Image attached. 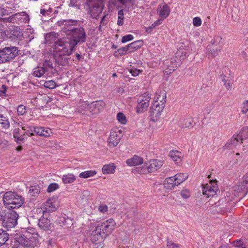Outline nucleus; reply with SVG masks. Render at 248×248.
Segmentation results:
<instances>
[{
    "label": "nucleus",
    "mask_w": 248,
    "mask_h": 248,
    "mask_svg": "<svg viewBox=\"0 0 248 248\" xmlns=\"http://www.w3.org/2000/svg\"><path fill=\"white\" fill-rule=\"evenodd\" d=\"M16 47H5L0 50V63L13 60L16 57Z\"/></svg>",
    "instance_id": "11"
},
{
    "label": "nucleus",
    "mask_w": 248,
    "mask_h": 248,
    "mask_svg": "<svg viewBox=\"0 0 248 248\" xmlns=\"http://www.w3.org/2000/svg\"><path fill=\"white\" fill-rule=\"evenodd\" d=\"M193 24L195 27H199L202 24L201 19L199 17H195L193 19Z\"/></svg>",
    "instance_id": "56"
},
{
    "label": "nucleus",
    "mask_w": 248,
    "mask_h": 248,
    "mask_svg": "<svg viewBox=\"0 0 248 248\" xmlns=\"http://www.w3.org/2000/svg\"><path fill=\"white\" fill-rule=\"evenodd\" d=\"M46 70L44 67H38L34 69L33 76L36 77H40L45 73Z\"/></svg>",
    "instance_id": "41"
},
{
    "label": "nucleus",
    "mask_w": 248,
    "mask_h": 248,
    "mask_svg": "<svg viewBox=\"0 0 248 248\" xmlns=\"http://www.w3.org/2000/svg\"><path fill=\"white\" fill-rule=\"evenodd\" d=\"M59 187V185L57 183H53L49 184L47 188V192L50 193L58 189Z\"/></svg>",
    "instance_id": "47"
},
{
    "label": "nucleus",
    "mask_w": 248,
    "mask_h": 248,
    "mask_svg": "<svg viewBox=\"0 0 248 248\" xmlns=\"http://www.w3.org/2000/svg\"><path fill=\"white\" fill-rule=\"evenodd\" d=\"M105 103L102 100L92 102L91 104L83 102L80 106L78 111L83 114L90 116L99 113L104 108Z\"/></svg>",
    "instance_id": "3"
},
{
    "label": "nucleus",
    "mask_w": 248,
    "mask_h": 248,
    "mask_svg": "<svg viewBox=\"0 0 248 248\" xmlns=\"http://www.w3.org/2000/svg\"><path fill=\"white\" fill-rule=\"evenodd\" d=\"M47 12L48 10H47L46 9L45 6H43V7L40 9V14L44 16H49L48 14H47Z\"/></svg>",
    "instance_id": "59"
},
{
    "label": "nucleus",
    "mask_w": 248,
    "mask_h": 248,
    "mask_svg": "<svg viewBox=\"0 0 248 248\" xmlns=\"http://www.w3.org/2000/svg\"><path fill=\"white\" fill-rule=\"evenodd\" d=\"M58 37L57 33L54 32H51L50 33H46L45 36V39L47 42H51V41L56 38Z\"/></svg>",
    "instance_id": "42"
},
{
    "label": "nucleus",
    "mask_w": 248,
    "mask_h": 248,
    "mask_svg": "<svg viewBox=\"0 0 248 248\" xmlns=\"http://www.w3.org/2000/svg\"><path fill=\"white\" fill-rule=\"evenodd\" d=\"M163 165V162L158 159H151L145 162L141 167L137 168V171L140 174H147L155 172Z\"/></svg>",
    "instance_id": "5"
},
{
    "label": "nucleus",
    "mask_w": 248,
    "mask_h": 248,
    "mask_svg": "<svg viewBox=\"0 0 248 248\" xmlns=\"http://www.w3.org/2000/svg\"><path fill=\"white\" fill-rule=\"evenodd\" d=\"M220 80L224 82V86L228 90H231L232 88V79L230 77H227L223 74H221L219 78Z\"/></svg>",
    "instance_id": "34"
},
{
    "label": "nucleus",
    "mask_w": 248,
    "mask_h": 248,
    "mask_svg": "<svg viewBox=\"0 0 248 248\" xmlns=\"http://www.w3.org/2000/svg\"><path fill=\"white\" fill-rule=\"evenodd\" d=\"M144 162L143 158L137 155H133L131 158L128 159L126 164L130 167L138 166L142 164Z\"/></svg>",
    "instance_id": "21"
},
{
    "label": "nucleus",
    "mask_w": 248,
    "mask_h": 248,
    "mask_svg": "<svg viewBox=\"0 0 248 248\" xmlns=\"http://www.w3.org/2000/svg\"><path fill=\"white\" fill-rule=\"evenodd\" d=\"M143 41L141 40L134 41L128 45V46L130 49V52H132L139 49L143 46Z\"/></svg>",
    "instance_id": "31"
},
{
    "label": "nucleus",
    "mask_w": 248,
    "mask_h": 248,
    "mask_svg": "<svg viewBox=\"0 0 248 248\" xmlns=\"http://www.w3.org/2000/svg\"><path fill=\"white\" fill-rule=\"evenodd\" d=\"M25 138V136H24V137H17L16 136V144H20L21 142H23L24 141Z\"/></svg>",
    "instance_id": "63"
},
{
    "label": "nucleus",
    "mask_w": 248,
    "mask_h": 248,
    "mask_svg": "<svg viewBox=\"0 0 248 248\" xmlns=\"http://www.w3.org/2000/svg\"><path fill=\"white\" fill-rule=\"evenodd\" d=\"M40 191V188L38 185L31 186L29 193L31 195L35 197L39 194Z\"/></svg>",
    "instance_id": "40"
},
{
    "label": "nucleus",
    "mask_w": 248,
    "mask_h": 248,
    "mask_svg": "<svg viewBox=\"0 0 248 248\" xmlns=\"http://www.w3.org/2000/svg\"><path fill=\"white\" fill-rule=\"evenodd\" d=\"M119 1L120 4L126 6L131 4H133L135 0H118Z\"/></svg>",
    "instance_id": "55"
},
{
    "label": "nucleus",
    "mask_w": 248,
    "mask_h": 248,
    "mask_svg": "<svg viewBox=\"0 0 248 248\" xmlns=\"http://www.w3.org/2000/svg\"><path fill=\"white\" fill-rule=\"evenodd\" d=\"M248 111V106L244 103L243 107L242 108V112L246 113Z\"/></svg>",
    "instance_id": "64"
},
{
    "label": "nucleus",
    "mask_w": 248,
    "mask_h": 248,
    "mask_svg": "<svg viewBox=\"0 0 248 248\" xmlns=\"http://www.w3.org/2000/svg\"><path fill=\"white\" fill-rule=\"evenodd\" d=\"M142 72V70H140L137 68H134L133 67L130 69V73L133 77L138 76Z\"/></svg>",
    "instance_id": "51"
},
{
    "label": "nucleus",
    "mask_w": 248,
    "mask_h": 248,
    "mask_svg": "<svg viewBox=\"0 0 248 248\" xmlns=\"http://www.w3.org/2000/svg\"><path fill=\"white\" fill-rule=\"evenodd\" d=\"M104 1L105 0H86L85 6L92 17L97 18L104 8Z\"/></svg>",
    "instance_id": "4"
},
{
    "label": "nucleus",
    "mask_w": 248,
    "mask_h": 248,
    "mask_svg": "<svg viewBox=\"0 0 248 248\" xmlns=\"http://www.w3.org/2000/svg\"><path fill=\"white\" fill-rule=\"evenodd\" d=\"M236 190L239 193L245 192L244 196H245L248 193V180L247 179V177H244L242 181L239 182Z\"/></svg>",
    "instance_id": "24"
},
{
    "label": "nucleus",
    "mask_w": 248,
    "mask_h": 248,
    "mask_svg": "<svg viewBox=\"0 0 248 248\" xmlns=\"http://www.w3.org/2000/svg\"><path fill=\"white\" fill-rule=\"evenodd\" d=\"M30 20L29 15L25 12L16 13V24L28 23Z\"/></svg>",
    "instance_id": "25"
},
{
    "label": "nucleus",
    "mask_w": 248,
    "mask_h": 248,
    "mask_svg": "<svg viewBox=\"0 0 248 248\" xmlns=\"http://www.w3.org/2000/svg\"><path fill=\"white\" fill-rule=\"evenodd\" d=\"M139 103L138 105L136 108V111L138 113H141L144 112L148 107L149 106V103L148 102H144L143 99L141 100H138Z\"/></svg>",
    "instance_id": "32"
},
{
    "label": "nucleus",
    "mask_w": 248,
    "mask_h": 248,
    "mask_svg": "<svg viewBox=\"0 0 248 248\" xmlns=\"http://www.w3.org/2000/svg\"><path fill=\"white\" fill-rule=\"evenodd\" d=\"M38 225L39 227L45 231L50 230L51 229V223L50 220L47 218L44 217H41L38 220Z\"/></svg>",
    "instance_id": "18"
},
{
    "label": "nucleus",
    "mask_w": 248,
    "mask_h": 248,
    "mask_svg": "<svg viewBox=\"0 0 248 248\" xmlns=\"http://www.w3.org/2000/svg\"><path fill=\"white\" fill-rule=\"evenodd\" d=\"M117 119L121 124H126L127 123L126 118L122 112H118L117 114Z\"/></svg>",
    "instance_id": "46"
},
{
    "label": "nucleus",
    "mask_w": 248,
    "mask_h": 248,
    "mask_svg": "<svg viewBox=\"0 0 248 248\" xmlns=\"http://www.w3.org/2000/svg\"><path fill=\"white\" fill-rule=\"evenodd\" d=\"M157 12L162 21L170 15V9L169 6L165 4L163 5H159L157 9Z\"/></svg>",
    "instance_id": "17"
},
{
    "label": "nucleus",
    "mask_w": 248,
    "mask_h": 248,
    "mask_svg": "<svg viewBox=\"0 0 248 248\" xmlns=\"http://www.w3.org/2000/svg\"><path fill=\"white\" fill-rule=\"evenodd\" d=\"M24 201V199L21 196L16 195V208L21 207Z\"/></svg>",
    "instance_id": "50"
},
{
    "label": "nucleus",
    "mask_w": 248,
    "mask_h": 248,
    "mask_svg": "<svg viewBox=\"0 0 248 248\" xmlns=\"http://www.w3.org/2000/svg\"><path fill=\"white\" fill-rule=\"evenodd\" d=\"M9 235L5 231L0 229V247L4 245H9Z\"/></svg>",
    "instance_id": "29"
},
{
    "label": "nucleus",
    "mask_w": 248,
    "mask_h": 248,
    "mask_svg": "<svg viewBox=\"0 0 248 248\" xmlns=\"http://www.w3.org/2000/svg\"><path fill=\"white\" fill-rule=\"evenodd\" d=\"M24 27L22 26H16V43L20 46H25L28 43V32L24 31Z\"/></svg>",
    "instance_id": "13"
},
{
    "label": "nucleus",
    "mask_w": 248,
    "mask_h": 248,
    "mask_svg": "<svg viewBox=\"0 0 248 248\" xmlns=\"http://www.w3.org/2000/svg\"><path fill=\"white\" fill-rule=\"evenodd\" d=\"M234 246L238 248H245V244L243 241L241 240H237L234 242Z\"/></svg>",
    "instance_id": "52"
},
{
    "label": "nucleus",
    "mask_w": 248,
    "mask_h": 248,
    "mask_svg": "<svg viewBox=\"0 0 248 248\" xmlns=\"http://www.w3.org/2000/svg\"><path fill=\"white\" fill-rule=\"evenodd\" d=\"M222 40L220 36H216L211 41L206 47L207 53L209 56L211 55L212 57H214L218 55L221 48Z\"/></svg>",
    "instance_id": "6"
},
{
    "label": "nucleus",
    "mask_w": 248,
    "mask_h": 248,
    "mask_svg": "<svg viewBox=\"0 0 248 248\" xmlns=\"http://www.w3.org/2000/svg\"><path fill=\"white\" fill-rule=\"evenodd\" d=\"M162 23V19H158L155 22H154L150 26L145 27V31L148 33H151L156 26L160 25Z\"/></svg>",
    "instance_id": "39"
},
{
    "label": "nucleus",
    "mask_w": 248,
    "mask_h": 248,
    "mask_svg": "<svg viewBox=\"0 0 248 248\" xmlns=\"http://www.w3.org/2000/svg\"><path fill=\"white\" fill-rule=\"evenodd\" d=\"M96 173V171L94 170H89L80 172L78 176L81 178L86 179L94 176Z\"/></svg>",
    "instance_id": "38"
},
{
    "label": "nucleus",
    "mask_w": 248,
    "mask_h": 248,
    "mask_svg": "<svg viewBox=\"0 0 248 248\" xmlns=\"http://www.w3.org/2000/svg\"><path fill=\"white\" fill-rule=\"evenodd\" d=\"M130 49L128 46V45L122 47L117 50H116L114 53V56L115 57L119 58L122 56H124L126 55L128 53H131L130 51Z\"/></svg>",
    "instance_id": "30"
},
{
    "label": "nucleus",
    "mask_w": 248,
    "mask_h": 248,
    "mask_svg": "<svg viewBox=\"0 0 248 248\" xmlns=\"http://www.w3.org/2000/svg\"><path fill=\"white\" fill-rule=\"evenodd\" d=\"M16 112L19 116H22L26 113V107L23 105H20L16 108Z\"/></svg>",
    "instance_id": "48"
},
{
    "label": "nucleus",
    "mask_w": 248,
    "mask_h": 248,
    "mask_svg": "<svg viewBox=\"0 0 248 248\" xmlns=\"http://www.w3.org/2000/svg\"><path fill=\"white\" fill-rule=\"evenodd\" d=\"M165 105L163 104H160L157 101H153L150 108L151 115L150 120L152 122L155 123L157 122L161 115Z\"/></svg>",
    "instance_id": "10"
},
{
    "label": "nucleus",
    "mask_w": 248,
    "mask_h": 248,
    "mask_svg": "<svg viewBox=\"0 0 248 248\" xmlns=\"http://www.w3.org/2000/svg\"><path fill=\"white\" fill-rule=\"evenodd\" d=\"M134 39V36L131 34H127L123 36L121 42L123 43H125L128 41H132Z\"/></svg>",
    "instance_id": "49"
},
{
    "label": "nucleus",
    "mask_w": 248,
    "mask_h": 248,
    "mask_svg": "<svg viewBox=\"0 0 248 248\" xmlns=\"http://www.w3.org/2000/svg\"><path fill=\"white\" fill-rule=\"evenodd\" d=\"M27 234L16 233V248H35L33 242L31 239V237Z\"/></svg>",
    "instance_id": "8"
},
{
    "label": "nucleus",
    "mask_w": 248,
    "mask_h": 248,
    "mask_svg": "<svg viewBox=\"0 0 248 248\" xmlns=\"http://www.w3.org/2000/svg\"><path fill=\"white\" fill-rule=\"evenodd\" d=\"M87 40V35L85 29L82 26H78L74 30L69 37L62 39V41L75 50V47L77 45L84 43Z\"/></svg>",
    "instance_id": "2"
},
{
    "label": "nucleus",
    "mask_w": 248,
    "mask_h": 248,
    "mask_svg": "<svg viewBox=\"0 0 248 248\" xmlns=\"http://www.w3.org/2000/svg\"><path fill=\"white\" fill-rule=\"evenodd\" d=\"M45 208L46 210L43 211V215H44L46 212H54L56 210V208L55 205L52 202L51 200H48L45 203Z\"/></svg>",
    "instance_id": "33"
},
{
    "label": "nucleus",
    "mask_w": 248,
    "mask_h": 248,
    "mask_svg": "<svg viewBox=\"0 0 248 248\" xmlns=\"http://www.w3.org/2000/svg\"><path fill=\"white\" fill-rule=\"evenodd\" d=\"M164 185L166 188L169 189L174 188V187L178 186L174 176L166 178L164 181Z\"/></svg>",
    "instance_id": "27"
},
{
    "label": "nucleus",
    "mask_w": 248,
    "mask_h": 248,
    "mask_svg": "<svg viewBox=\"0 0 248 248\" xmlns=\"http://www.w3.org/2000/svg\"><path fill=\"white\" fill-rule=\"evenodd\" d=\"M80 0H71L69 4L70 6H78L79 5Z\"/></svg>",
    "instance_id": "60"
},
{
    "label": "nucleus",
    "mask_w": 248,
    "mask_h": 248,
    "mask_svg": "<svg viewBox=\"0 0 248 248\" xmlns=\"http://www.w3.org/2000/svg\"><path fill=\"white\" fill-rule=\"evenodd\" d=\"M6 86L4 85H2L1 86V88L0 89V95L4 96L5 94V92L6 90Z\"/></svg>",
    "instance_id": "62"
},
{
    "label": "nucleus",
    "mask_w": 248,
    "mask_h": 248,
    "mask_svg": "<svg viewBox=\"0 0 248 248\" xmlns=\"http://www.w3.org/2000/svg\"><path fill=\"white\" fill-rule=\"evenodd\" d=\"M122 131L119 127H114L110 132L108 139V144L109 147L116 146L122 137Z\"/></svg>",
    "instance_id": "12"
},
{
    "label": "nucleus",
    "mask_w": 248,
    "mask_h": 248,
    "mask_svg": "<svg viewBox=\"0 0 248 248\" xmlns=\"http://www.w3.org/2000/svg\"><path fill=\"white\" fill-rule=\"evenodd\" d=\"M6 208V210L4 211V214H6V213H15L16 211L15 209H16V205H12V203L8 204H4Z\"/></svg>",
    "instance_id": "43"
},
{
    "label": "nucleus",
    "mask_w": 248,
    "mask_h": 248,
    "mask_svg": "<svg viewBox=\"0 0 248 248\" xmlns=\"http://www.w3.org/2000/svg\"><path fill=\"white\" fill-rule=\"evenodd\" d=\"M2 219V225L7 231H11L12 229L15 228L16 226V213H6L1 215Z\"/></svg>",
    "instance_id": "9"
},
{
    "label": "nucleus",
    "mask_w": 248,
    "mask_h": 248,
    "mask_svg": "<svg viewBox=\"0 0 248 248\" xmlns=\"http://www.w3.org/2000/svg\"><path fill=\"white\" fill-rule=\"evenodd\" d=\"M175 179H176V183L178 185L181 184L188 177V175L186 173H179L174 175Z\"/></svg>",
    "instance_id": "37"
},
{
    "label": "nucleus",
    "mask_w": 248,
    "mask_h": 248,
    "mask_svg": "<svg viewBox=\"0 0 248 248\" xmlns=\"http://www.w3.org/2000/svg\"><path fill=\"white\" fill-rule=\"evenodd\" d=\"M54 58L56 63L59 65L66 66L69 64V56L75 51L71 47L62 41V39H58L54 42Z\"/></svg>",
    "instance_id": "1"
},
{
    "label": "nucleus",
    "mask_w": 248,
    "mask_h": 248,
    "mask_svg": "<svg viewBox=\"0 0 248 248\" xmlns=\"http://www.w3.org/2000/svg\"><path fill=\"white\" fill-rule=\"evenodd\" d=\"M169 156L177 165L181 163L184 157L183 154L177 150L170 151L169 153Z\"/></svg>",
    "instance_id": "20"
},
{
    "label": "nucleus",
    "mask_w": 248,
    "mask_h": 248,
    "mask_svg": "<svg viewBox=\"0 0 248 248\" xmlns=\"http://www.w3.org/2000/svg\"><path fill=\"white\" fill-rule=\"evenodd\" d=\"M2 200L4 204L12 203V205H16V195L14 192H7L3 195Z\"/></svg>",
    "instance_id": "22"
},
{
    "label": "nucleus",
    "mask_w": 248,
    "mask_h": 248,
    "mask_svg": "<svg viewBox=\"0 0 248 248\" xmlns=\"http://www.w3.org/2000/svg\"><path fill=\"white\" fill-rule=\"evenodd\" d=\"M180 194H181L182 197L183 199H185L188 198L190 196V194L189 190H188L187 189H184V190H182L181 191Z\"/></svg>",
    "instance_id": "54"
},
{
    "label": "nucleus",
    "mask_w": 248,
    "mask_h": 248,
    "mask_svg": "<svg viewBox=\"0 0 248 248\" xmlns=\"http://www.w3.org/2000/svg\"><path fill=\"white\" fill-rule=\"evenodd\" d=\"M43 85L46 88H48L49 89H54L56 87V84L55 82L52 80L45 81Z\"/></svg>",
    "instance_id": "45"
},
{
    "label": "nucleus",
    "mask_w": 248,
    "mask_h": 248,
    "mask_svg": "<svg viewBox=\"0 0 248 248\" xmlns=\"http://www.w3.org/2000/svg\"><path fill=\"white\" fill-rule=\"evenodd\" d=\"M98 210L103 213L107 212L108 210V207L106 204H100L98 207Z\"/></svg>",
    "instance_id": "57"
},
{
    "label": "nucleus",
    "mask_w": 248,
    "mask_h": 248,
    "mask_svg": "<svg viewBox=\"0 0 248 248\" xmlns=\"http://www.w3.org/2000/svg\"><path fill=\"white\" fill-rule=\"evenodd\" d=\"M76 180L75 176L72 173H67L62 176V180L64 184L73 183Z\"/></svg>",
    "instance_id": "35"
},
{
    "label": "nucleus",
    "mask_w": 248,
    "mask_h": 248,
    "mask_svg": "<svg viewBox=\"0 0 248 248\" xmlns=\"http://www.w3.org/2000/svg\"><path fill=\"white\" fill-rule=\"evenodd\" d=\"M116 166L114 163L105 165L102 168V171L104 174H113L115 172Z\"/></svg>",
    "instance_id": "28"
},
{
    "label": "nucleus",
    "mask_w": 248,
    "mask_h": 248,
    "mask_svg": "<svg viewBox=\"0 0 248 248\" xmlns=\"http://www.w3.org/2000/svg\"><path fill=\"white\" fill-rule=\"evenodd\" d=\"M154 101H157V102L165 105L166 102V93L165 91L163 90L157 92Z\"/></svg>",
    "instance_id": "26"
},
{
    "label": "nucleus",
    "mask_w": 248,
    "mask_h": 248,
    "mask_svg": "<svg viewBox=\"0 0 248 248\" xmlns=\"http://www.w3.org/2000/svg\"><path fill=\"white\" fill-rule=\"evenodd\" d=\"M115 221L112 218H109L101 223L98 226L106 234L110 233L114 229Z\"/></svg>",
    "instance_id": "15"
},
{
    "label": "nucleus",
    "mask_w": 248,
    "mask_h": 248,
    "mask_svg": "<svg viewBox=\"0 0 248 248\" xmlns=\"http://www.w3.org/2000/svg\"><path fill=\"white\" fill-rule=\"evenodd\" d=\"M235 135L238 136V138L240 140V142L242 143L244 140L248 138V126L243 127L239 134Z\"/></svg>",
    "instance_id": "36"
},
{
    "label": "nucleus",
    "mask_w": 248,
    "mask_h": 248,
    "mask_svg": "<svg viewBox=\"0 0 248 248\" xmlns=\"http://www.w3.org/2000/svg\"><path fill=\"white\" fill-rule=\"evenodd\" d=\"M218 190V186L216 182H211L203 185L202 193L207 197H213Z\"/></svg>",
    "instance_id": "14"
},
{
    "label": "nucleus",
    "mask_w": 248,
    "mask_h": 248,
    "mask_svg": "<svg viewBox=\"0 0 248 248\" xmlns=\"http://www.w3.org/2000/svg\"><path fill=\"white\" fill-rule=\"evenodd\" d=\"M237 136L234 135L233 137L227 141L226 144L223 146L224 150L232 149L236 147L238 144L240 142V140Z\"/></svg>",
    "instance_id": "23"
},
{
    "label": "nucleus",
    "mask_w": 248,
    "mask_h": 248,
    "mask_svg": "<svg viewBox=\"0 0 248 248\" xmlns=\"http://www.w3.org/2000/svg\"><path fill=\"white\" fill-rule=\"evenodd\" d=\"M124 17H118L117 24L119 26H122L124 24Z\"/></svg>",
    "instance_id": "61"
},
{
    "label": "nucleus",
    "mask_w": 248,
    "mask_h": 248,
    "mask_svg": "<svg viewBox=\"0 0 248 248\" xmlns=\"http://www.w3.org/2000/svg\"><path fill=\"white\" fill-rule=\"evenodd\" d=\"M33 131L36 134L43 137H48L52 133L49 128L43 126L34 127Z\"/></svg>",
    "instance_id": "19"
},
{
    "label": "nucleus",
    "mask_w": 248,
    "mask_h": 248,
    "mask_svg": "<svg viewBox=\"0 0 248 248\" xmlns=\"http://www.w3.org/2000/svg\"><path fill=\"white\" fill-rule=\"evenodd\" d=\"M176 57H180L181 60H184L188 56V53L184 49L180 48L176 53Z\"/></svg>",
    "instance_id": "44"
},
{
    "label": "nucleus",
    "mask_w": 248,
    "mask_h": 248,
    "mask_svg": "<svg viewBox=\"0 0 248 248\" xmlns=\"http://www.w3.org/2000/svg\"><path fill=\"white\" fill-rule=\"evenodd\" d=\"M78 21L73 19H64L58 21L57 23L58 26L61 27V30L65 32L67 36H70L74 30L78 27Z\"/></svg>",
    "instance_id": "7"
},
{
    "label": "nucleus",
    "mask_w": 248,
    "mask_h": 248,
    "mask_svg": "<svg viewBox=\"0 0 248 248\" xmlns=\"http://www.w3.org/2000/svg\"><path fill=\"white\" fill-rule=\"evenodd\" d=\"M167 248H180V246L171 241H170L168 239L167 242Z\"/></svg>",
    "instance_id": "53"
},
{
    "label": "nucleus",
    "mask_w": 248,
    "mask_h": 248,
    "mask_svg": "<svg viewBox=\"0 0 248 248\" xmlns=\"http://www.w3.org/2000/svg\"><path fill=\"white\" fill-rule=\"evenodd\" d=\"M108 2L110 5L116 7L117 9L120 8V6L119 5V4L120 3L118 0H109Z\"/></svg>",
    "instance_id": "58"
},
{
    "label": "nucleus",
    "mask_w": 248,
    "mask_h": 248,
    "mask_svg": "<svg viewBox=\"0 0 248 248\" xmlns=\"http://www.w3.org/2000/svg\"><path fill=\"white\" fill-rule=\"evenodd\" d=\"M106 235L98 226L92 232L91 240L93 243H96L97 241H102L103 238Z\"/></svg>",
    "instance_id": "16"
}]
</instances>
